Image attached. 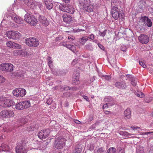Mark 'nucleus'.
I'll list each match as a JSON object with an SVG mask.
<instances>
[{
  "label": "nucleus",
  "instance_id": "9b49d317",
  "mask_svg": "<svg viewBox=\"0 0 153 153\" xmlns=\"http://www.w3.org/2000/svg\"><path fill=\"white\" fill-rule=\"evenodd\" d=\"M49 134L48 129L42 130L38 134V137L41 140L45 139L48 137Z\"/></svg>",
  "mask_w": 153,
  "mask_h": 153
},
{
  "label": "nucleus",
  "instance_id": "680f3d73",
  "mask_svg": "<svg viewBox=\"0 0 153 153\" xmlns=\"http://www.w3.org/2000/svg\"><path fill=\"white\" fill-rule=\"evenodd\" d=\"M94 35L93 34H91L88 37V38L90 39L91 40H93L94 39Z\"/></svg>",
  "mask_w": 153,
  "mask_h": 153
},
{
  "label": "nucleus",
  "instance_id": "09e8293b",
  "mask_svg": "<svg viewBox=\"0 0 153 153\" xmlns=\"http://www.w3.org/2000/svg\"><path fill=\"white\" fill-rule=\"evenodd\" d=\"M139 64L143 68H145L146 67V65L144 61L140 60L139 62Z\"/></svg>",
  "mask_w": 153,
  "mask_h": 153
},
{
  "label": "nucleus",
  "instance_id": "2eb2a0df",
  "mask_svg": "<svg viewBox=\"0 0 153 153\" xmlns=\"http://www.w3.org/2000/svg\"><path fill=\"white\" fill-rule=\"evenodd\" d=\"M8 145L4 143H3L1 144V145L0 146V152L4 151L5 152H8L10 151L11 149Z\"/></svg>",
  "mask_w": 153,
  "mask_h": 153
},
{
  "label": "nucleus",
  "instance_id": "f03ea898",
  "mask_svg": "<svg viewBox=\"0 0 153 153\" xmlns=\"http://www.w3.org/2000/svg\"><path fill=\"white\" fill-rule=\"evenodd\" d=\"M112 17L115 19H123L124 17V14L122 12H119L118 8L116 7H113L112 9Z\"/></svg>",
  "mask_w": 153,
  "mask_h": 153
},
{
  "label": "nucleus",
  "instance_id": "69168bd1",
  "mask_svg": "<svg viewBox=\"0 0 153 153\" xmlns=\"http://www.w3.org/2000/svg\"><path fill=\"white\" fill-rule=\"evenodd\" d=\"M52 100L51 99H49L47 100L46 102L48 105H49L52 103Z\"/></svg>",
  "mask_w": 153,
  "mask_h": 153
},
{
  "label": "nucleus",
  "instance_id": "412c9836",
  "mask_svg": "<svg viewBox=\"0 0 153 153\" xmlns=\"http://www.w3.org/2000/svg\"><path fill=\"white\" fill-rule=\"evenodd\" d=\"M73 76L74 78H75V79L73 80V84L74 85H77L79 82V81L78 79L79 74L77 73L76 74L74 73L73 75Z\"/></svg>",
  "mask_w": 153,
  "mask_h": 153
},
{
  "label": "nucleus",
  "instance_id": "72a5a7b5",
  "mask_svg": "<svg viewBox=\"0 0 153 153\" xmlns=\"http://www.w3.org/2000/svg\"><path fill=\"white\" fill-rule=\"evenodd\" d=\"M114 103L112 102V103H106L105 104L103 105V106L102 107L103 108V109H106L110 107V106H111L113 105L114 104Z\"/></svg>",
  "mask_w": 153,
  "mask_h": 153
},
{
  "label": "nucleus",
  "instance_id": "4468645a",
  "mask_svg": "<svg viewBox=\"0 0 153 153\" xmlns=\"http://www.w3.org/2000/svg\"><path fill=\"white\" fill-rule=\"evenodd\" d=\"M114 85L116 87L120 89H125L127 87L126 84L123 81L116 82Z\"/></svg>",
  "mask_w": 153,
  "mask_h": 153
},
{
  "label": "nucleus",
  "instance_id": "aec40b11",
  "mask_svg": "<svg viewBox=\"0 0 153 153\" xmlns=\"http://www.w3.org/2000/svg\"><path fill=\"white\" fill-rule=\"evenodd\" d=\"M124 113L126 119H129L131 117V111L130 108H127L125 110Z\"/></svg>",
  "mask_w": 153,
  "mask_h": 153
},
{
  "label": "nucleus",
  "instance_id": "6ab92c4d",
  "mask_svg": "<svg viewBox=\"0 0 153 153\" xmlns=\"http://www.w3.org/2000/svg\"><path fill=\"white\" fill-rule=\"evenodd\" d=\"M139 24L143 27V24L146 25V21L148 20V17L146 16H142L139 18Z\"/></svg>",
  "mask_w": 153,
  "mask_h": 153
},
{
  "label": "nucleus",
  "instance_id": "dca6fc26",
  "mask_svg": "<svg viewBox=\"0 0 153 153\" xmlns=\"http://www.w3.org/2000/svg\"><path fill=\"white\" fill-rule=\"evenodd\" d=\"M46 8L48 10L51 9L53 7V4L50 0H43Z\"/></svg>",
  "mask_w": 153,
  "mask_h": 153
},
{
  "label": "nucleus",
  "instance_id": "79ce46f5",
  "mask_svg": "<svg viewBox=\"0 0 153 153\" xmlns=\"http://www.w3.org/2000/svg\"><path fill=\"white\" fill-rule=\"evenodd\" d=\"M20 50H14L13 53V55L14 56H20Z\"/></svg>",
  "mask_w": 153,
  "mask_h": 153
},
{
  "label": "nucleus",
  "instance_id": "0e129e2a",
  "mask_svg": "<svg viewBox=\"0 0 153 153\" xmlns=\"http://www.w3.org/2000/svg\"><path fill=\"white\" fill-rule=\"evenodd\" d=\"M104 150L102 148H100L98 149L97 153H103Z\"/></svg>",
  "mask_w": 153,
  "mask_h": 153
},
{
  "label": "nucleus",
  "instance_id": "7c9ffc66",
  "mask_svg": "<svg viewBox=\"0 0 153 153\" xmlns=\"http://www.w3.org/2000/svg\"><path fill=\"white\" fill-rule=\"evenodd\" d=\"M15 108L17 109L21 110L24 109L22 102L16 104Z\"/></svg>",
  "mask_w": 153,
  "mask_h": 153
},
{
  "label": "nucleus",
  "instance_id": "20e7f679",
  "mask_svg": "<svg viewBox=\"0 0 153 153\" xmlns=\"http://www.w3.org/2000/svg\"><path fill=\"white\" fill-rule=\"evenodd\" d=\"M25 43L28 46L36 47L39 45V41L38 39L34 37L29 38L25 40Z\"/></svg>",
  "mask_w": 153,
  "mask_h": 153
},
{
  "label": "nucleus",
  "instance_id": "a211bd4d",
  "mask_svg": "<svg viewBox=\"0 0 153 153\" xmlns=\"http://www.w3.org/2000/svg\"><path fill=\"white\" fill-rule=\"evenodd\" d=\"M11 19L15 22L18 24L22 23L23 22V20L20 18L16 15H13L11 16Z\"/></svg>",
  "mask_w": 153,
  "mask_h": 153
},
{
  "label": "nucleus",
  "instance_id": "a878e982",
  "mask_svg": "<svg viewBox=\"0 0 153 153\" xmlns=\"http://www.w3.org/2000/svg\"><path fill=\"white\" fill-rule=\"evenodd\" d=\"M67 9V11L66 12L71 14H73L75 11V9L71 5H68Z\"/></svg>",
  "mask_w": 153,
  "mask_h": 153
},
{
  "label": "nucleus",
  "instance_id": "2f4dec72",
  "mask_svg": "<svg viewBox=\"0 0 153 153\" xmlns=\"http://www.w3.org/2000/svg\"><path fill=\"white\" fill-rule=\"evenodd\" d=\"M66 48L69 49L73 52L75 51L76 50V47L73 45H66Z\"/></svg>",
  "mask_w": 153,
  "mask_h": 153
},
{
  "label": "nucleus",
  "instance_id": "3c124183",
  "mask_svg": "<svg viewBox=\"0 0 153 153\" xmlns=\"http://www.w3.org/2000/svg\"><path fill=\"white\" fill-rule=\"evenodd\" d=\"M67 70H59V75H63L65 74Z\"/></svg>",
  "mask_w": 153,
  "mask_h": 153
},
{
  "label": "nucleus",
  "instance_id": "49530a36",
  "mask_svg": "<svg viewBox=\"0 0 153 153\" xmlns=\"http://www.w3.org/2000/svg\"><path fill=\"white\" fill-rule=\"evenodd\" d=\"M46 18L43 16H39V20L40 22L42 23V22H43L46 19Z\"/></svg>",
  "mask_w": 153,
  "mask_h": 153
},
{
  "label": "nucleus",
  "instance_id": "423d86ee",
  "mask_svg": "<svg viewBox=\"0 0 153 153\" xmlns=\"http://www.w3.org/2000/svg\"><path fill=\"white\" fill-rule=\"evenodd\" d=\"M13 65L10 63H2L0 65V70L4 71L11 72L13 71Z\"/></svg>",
  "mask_w": 153,
  "mask_h": 153
},
{
  "label": "nucleus",
  "instance_id": "4be33fe9",
  "mask_svg": "<svg viewBox=\"0 0 153 153\" xmlns=\"http://www.w3.org/2000/svg\"><path fill=\"white\" fill-rule=\"evenodd\" d=\"M88 40V37L83 36L81 38L79 39V42L81 45H84Z\"/></svg>",
  "mask_w": 153,
  "mask_h": 153
},
{
  "label": "nucleus",
  "instance_id": "bb28decb",
  "mask_svg": "<svg viewBox=\"0 0 153 153\" xmlns=\"http://www.w3.org/2000/svg\"><path fill=\"white\" fill-rule=\"evenodd\" d=\"M36 4L35 2L30 1V2L28 4V6L27 7V9L31 8L34 9L36 8Z\"/></svg>",
  "mask_w": 153,
  "mask_h": 153
},
{
  "label": "nucleus",
  "instance_id": "a18cd8bd",
  "mask_svg": "<svg viewBox=\"0 0 153 153\" xmlns=\"http://www.w3.org/2000/svg\"><path fill=\"white\" fill-rule=\"evenodd\" d=\"M35 128L34 126H29L27 128V130L28 131H33L35 130Z\"/></svg>",
  "mask_w": 153,
  "mask_h": 153
},
{
  "label": "nucleus",
  "instance_id": "cd10ccee",
  "mask_svg": "<svg viewBox=\"0 0 153 153\" xmlns=\"http://www.w3.org/2000/svg\"><path fill=\"white\" fill-rule=\"evenodd\" d=\"M22 102L24 108H27L30 105V102L29 100L22 101Z\"/></svg>",
  "mask_w": 153,
  "mask_h": 153
},
{
  "label": "nucleus",
  "instance_id": "a19ab883",
  "mask_svg": "<svg viewBox=\"0 0 153 153\" xmlns=\"http://www.w3.org/2000/svg\"><path fill=\"white\" fill-rule=\"evenodd\" d=\"M51 69L52 74L55 75H59V70L57 69H52V68Z\"/></svg>",
  "mask_w": 153,
  "mask_h": 153
},
{
  "label": "nucleus",
  "instance_id": "1a4fd4ad",
  "mask_svg": "<svg viewBox=\"0 0 153 153\" xmlns=\"http://www.w3.org/2000/svg\"><path fill=\"white\" fill-rule=\"evenodd\" d=\"M20 33L18 32L10 31L6 33V35L9 39H19L20 35Z\"/></svg>",
  "mask_w": 153,
  "mask_h": 153
},
{
  "label": "nucleus",
  "instance_id": "6e6552de",
  "mask_svg": "<svg viewBox=\"0 0 153 153\" xmlns=\"http://www.w3.org/2000/svg\"><path fill=\"white\" fill-rule=\"evenodd\" d=\"M13 94L14 96L18 97H23L26 93V90L23 88H17L13 91Z\"/></svg>",
  "mask_w": 153,
  "mask_h": 153
},
{
  "label": "nucleus",
  "instance_id": "0eeeda50",
  "mask_svg": "<svg viewBox=\"0 0 153 153\" xmlns=\"http://www.w3.org/2000/svg\"><path fill=\"white\" fill-rule=\"evenodd\" d=\"M0 116L3 117L10 118L14 117V114L12 110H4L0 113Z\"/></svg>",
  "mask_w": 153,
  "mask_h": 153
},
{
  "label": "nucleus",
  "instance_id": "bf43d9fd",
  "mask_svg": "<svg viewBox=\"0 0 153 153\" xmlns=\"http://www.w3.org/2000/svg\"><path fill=\"white\" fill-rule=\"evenodd\" d=\"M103 77H104V79L108 81L110 80L111 78V77L110 75H106L105 76H103Z\"/></svg>",
  "mask_w": 153,
  "mask_h": 153
},
{
  "label": "nucleus",
  "instance_id": "4d7b16f0",
  "mask_svg": "<svg viewBox=\"0 0 153 153\" xmlns=\"http://www.w3.org/2000/svg\"><path fill=\"white\" fill-rule=\"evenodd\" d=\"M43 22H42V23L43 25L45 27L48 26L49 25V23L47 20V19L45 21H44Z\"/></svg>",
  "mask_w": 153,
  "mask_h": 153
},
{
  "label": "nucleus",
  "instance_id": "473e14b6",
  "mask_svg": "<svg viewBox=\"0 0 153 153\" xmlns=\"http://www.w3.org/2000/svg\"><path fill=\"white\" fill-rule=\"evenodd\" d=\"M119 134H120V135H124L126 136H127V137H129L132 135H134L136 134H131L130 133H129L128 132L126 131H120V132Z\"/></svg>",
  "mask_w": 153,
  "mask_h": 153
},
{
  "label": "nucleus",
  "instance_id": "c85d7f7f",
  "mask_svg": "<svg viewBox=\"0 0 153 153\" xmlns=\"http://www.w3.org/2000/svg\"><path fill=\"white\" fill-rule=\"evenodd\" d=\"M148 20L146 21V25L143 24V26L146 27L147 26L148 27H151L152 25V22L150 19L148 18Z\"/></svg>",
  "mask_w": 153,
  "mask_h": 153
},
{
  "label": "nucleus",
  "instance_id": "8fccbe9b",
  "mask_svg": "<svg viewBox=\"0 0 153 153\" xmlns=\"http://www.w3.org/2000/svg\"><path fill=\"white\" fill-rule=\"evenodd\" d=\"M106 30H105L103 32H101L100 31H99L98 34L100 36H102V37H104L106 35Z\"/></svg>",
  "mask_w": 153,
  "mask_h": 153
},
{
  "label": "nucleus",
  "instance_id": "c9c22d12",
  "mask_svg": "<svg viewBox=\"0 0 153 153\" xmlns=\"http://www.w3.org/2000/svg\"><path fill=\"white\" fill-rule=\"evenodd\" d=\"M26 121L27 119L24 118H22L20 120H19V124H18L19 126L18 127H19L20 126H22L23 125L25 124Z\"/></svg>",
  "mask_w": 153,
  "mask_h": 153
},
{
  "label": "nucleus",
  "instance_id": "c03bdc74",
  "mask_svg": "<svg viewBox=\"0 0 153 153\" xmlns=\"http://www.w3.org/2000/svg\"><path fill=\"white\" fill-rule=\"evenodd\" d=\"M137 80L135 78L132 77L131 80V84L134 86L136 85L137 83Z\"/></svg>",
  "mask_w": 153,
  "mask_h": 153
},
{
  "label": "nucleus",
  "instance_id": "9d476101",
  "mask_svg": "<svg viewBox=\"0 0 153 153\" xmlns=\"http://www.w3.org/2000/svg\"><path fill=\"white\" fill-rule=\"evenodd\" d=\"M138 38L139 42L142 44H147L149 41V36L146 34H141Z\"/></svg>",
  "mask_w": 153,
  "mask_h": 153
},
{
  "label": "nucleus",
  "instance_id": "e433bc0d",
  "mask_svg": "<svg viewBox=\"0 0 153 153\" xmlns=\"http://www.w3.org/2000/svg\"><path fill=\"white\" fill-rule=\"evenodd\" d=\"M47 59L49 67L51 68L53 67V62L52 61L51 57L49 56H48L47 57Z\"/></svg>",
  "mask_w": 153,
  "mask_h": 153
},
{
  "label": "nucleus",
  "instance_id": "7ed1b4c3",
  "mask_svg": "<svg viewBox=\"0 0 153 153\" xmlns=\"http://www.w3.org/2000/svg\"><path fill=\"white\" fill-rule=\"evenodd\" d=\"M66 140L64 138L59 137L55 138L54 146L58 149H61L65 146Z\"/></svg>",
  "mask_w": 153,
  "mask_h": 153
},
{
  "label": "nucleus",
  "instance_id": "58836bf2",
  "mask_svg": "<svg viewBox=\"0 0 153 153\" xmlns=\"http://www.w3.org/2000/svg\"><path fill=\"white\" fill-rule=\"evenodd\" d=\"M85 48L90 51H92L93 49L92 45L91 43L86 45L85 46Z\"/></svg>",
  "mask_w": 153,
  "mask_h": 153
},
{
  "label": "nucleus",
  "instance_id": "f257e3e1",
  "mask_svg": "<svg viewBox=\"0 0 153 153\" xmlns=\"http://www.w3.org/2000/svg\"><path fill=\"white\" fill-rule=\"evenodd\" d=\"M90 0H82L79 3V7L88 12H92L94 6L90 3Z\"/></svg>",
  "mask_w": 153,
  "mask_h": 153
},
{
  "label": "nucleus",
  "instance_id": "de8ad7c7",
  "mask_svg": "<svg viewBox=\"0 0 153 153\" xmlns=\"http://www.w3.org/2000/svg\"><path fill=\"white\" fill-rule=\"evenodd\" d=\"M145 101L146 102L149 103L150 102L153 100L152 97H148L145 99Z\"/></svg>",
  "mask_w": 153,
  "mask_h": 153
},
{
  "label": "nucleus",
  "instance_id": "f3484780",
  "mask_svg": "<svg viewBox=\"0 0 153 153\" xmlns=\"http://www.w3.org/2000/svg\"><path fill=\"white\" fill-rule=\"evenodd\" d=\"M16 153H26V151L21 144L19 145L16 147Z\"/></svg>",
  "mask_w": 153,
  "mask_h": 153
},
{
  "label": "nucleus",
  "instance_id": "4c0bfd02",
  "mask_svg": "<svg viewBox=\"0 0 153 153\" xmlns=\"http://www.w3.org/2000/svg\"><path fill=\"white\" fill-rule=\"evenodd\" d=\"M15 42H13L9 41L7 42L6 45L7 47L13 48Z\"/></svg>",
  "mask_w": 153,
  "mask_h": 153
},
{
  "label": "nucleus",
  "instance_id": "c756f323",
  "mask_svg": "<svg viewBox=\"0 0 153 153\" xmlns=\"http://www.w3.org/2000/svg\"><path fill=\"white\" fill-rule=\"evenodd\" d=\"M104 101L105 102H108V103H111L112 102H114L112 98L110 96H106L104 99Z\"/></svg>",
  "mask_w": 153,
  "mask_h": 153
},
{
  "label": "nucleus",
  "instance_id": "ddd939ff",
  "mask_svg": "<svg viewBox=\"0 0 153 153\" xmlns=\"http://www.w3.org/2000/svg\"><path fill=\"white\" fill-rule=\"evenodd\" d=\"M20 56L22 57H28L32 54V51H30L28 49L22 50H20Z\"/></svg>",
  "mask_w": 153,
  "mask_h": 153
},
{
  "label": "nucleus",
  "instance_id": "39448f33",
  "mask_svg": "<svg viewBox=\"0 0 153 153\" xmlns=\"http://www.w3.org/2000/svg\"><path fill=\"white\" fill-rule=\"evenodd\" d=\"M14 103V101L12 100L6 99L3 100V98L0 96V105L1 107H10Z\"/></svg>",
  "mask_w": 153,
  "mask_h": 153
},
{
  "label": "nucleus",
  "instance_id": "ea45409f",
  "mask_svg": "<svg viewBox=\"0 0 153 153\" xmlns=\"http://www.w3.org/2000/svg\"><path fill=\"white\" fill-rule=\"evenodd\" d=\"M73 88H69L68 86L66 85L62 86L61 88V89L62 91H68V90H73Z\"/></svg>",
  "mask_w": 153,
  "mask_h": 153
},
{
  "label": "nucleus",
  "instance_id": "774afa93",
  "mask_svg": "<svg viewBox=\"0 0 153 153\" xmlns=\"http://www.w3.org/2000/svg\"><path fill=\"white\" fill-rule=\"evenodd\" d=\"M149 153H153V146H152L150 147Z\"/></svg>",
  "mask_w": 153,
  "mask_h": 153
},
{
  "label": "nucleus",
  "instance_id": "5701e85b",
  "mask_svg": "<svg viewBox=\"0 0 153 153\" xmlns=\"http://www.w3.org/2000/svg\"><path fill=\"white\" fill-rule=\"evenodd\" d=\"M30 21V22L29 21V22H28V23L32 26L35 25L38 22L37 19L34 16H32V18Z\"/></svg>",
  "mask_w": 153,
  "mask_h": 153
},
{
  "label": "nucleus",
  "instance_id": "b1692460",
  "mask_svg": "<svg viewBox=\"0 0 153 153\" xmlns=\"http://www.w3.org/2000/svg\"><path fill=\"white\" fill-rule=\"evenodd\" d=\"M68 5H66L64 4H61L59 6V8L60 10L63 12H67V8Z\"/></svg>",
  "mask_w": 153,
  "mask_h": 153
},
{
  "label": "nucleus",
  "instance_id": "e2e57ef3",
  "mask_svg": "<svg viewBox=\"0 0 153 153\" xmlns=\"http://www.w3.org/2000/svg\"><path fill=\"white\" fill-rule=\"evenodd\" d=\"M24 3L26 5V7L28 6V4L30 2V1H29V0H24Z\"/></svg>",
  "mask_w": 153,
  "mask_h": 153
},
{
  "label": "nucleus",
  "instance_id": "13d9d810",
  "mask_svg": "<svg viewBox=\"0 0 153 153\" xmlns=\"http://www.w3.org/2000/svg\"><path fill=\"white\" fill-rule=\"evenodd\" d=\"M118 153H125L124 149L123 148H119L118 149Z\"/></svg>",
  "mask_w": 153,
  "mask_h": 153
},
{
  "label": "nucleus",
  "instance_id": "f8f14e48",
  "mask_svg": "<svg viewBox=\"0 0 153 153\" xmlns=\"http://www.w3.org/2000/svg\"><path fill=\"white\" fill-rule=\"evenodd\" d=\"M63 21L65 23L70 24L72 21V18L71 16L69 15L64 14L62 16Z\"/></svg>",
  "mask_w": 153,
  "mask_h": 153
},
{
  "label": "nucleus",
  "instance_id": "052dcab7",
  "mask_svg": "<svg viewBox=\"0 0 153 153\" xmlns=\"http://www.w3.org/2000/svg\"><path fill=\"white\" fill-rule=\"evenodd\" d=\"M5 80V78L2 76L0 75V83L4 82Z\"/></svg>",
  "mask_w": 153,
  "mask_h": 153
},
{
  "label": "nucleus",
  "instance_id": "f704fd0d",
  "mask_svg": "<svg viewBox=\"0 0 153 153\" xmlns=\"http://www.w3.org/2000/svg\"><path fill=\"white\" fill-rule=\"evenodd\" d=\"M116 149L114 147H111L107 151L106 153H116Z\"/></svg>",
  "mask_w": 153,
  "mask_h": 153
},
{
  "label": "nucleus",
  "instance_id": "393cba45",
  "mask_svg": "<svg viewBox=\"0 0 153 153\" xmlns=\"http://www.w3.org/2000/svg\"><path fill=\"white\" fill-rule=\"evenodd\" d=\"M32 16H34L29 13H27L25 16L24 19L26 22L28 23V22H29L30 20L32 18Z\"/></svg>",
  "mask_w": 153,
  "mask_h": 153
},
{
  "label": "nucleus",
  "instance_id": "6e6d98bb",
  "mask_svg": "<svg viewBox=\"0 0 153 153\" xmlns=\"http://www.w3.org/2000/svg\"><path fill=\"white\" fill-rule=\"evenodd\" d=\"M43 22H42V23L43 25L45 27L48 26L49 25V23L47 20V19L45 21H44Z\"/></svg>",
  "mask_w": 153,
  "mask_h": 153
},
{
  "label": "nucleus",
  "instance_id": "338daca9",
  "mask_svg": "<svg viewBox=\"0 0 153 153\" xmlns=\"http://www.w3.org/2000/svg\"><path fill=\"white\" fill-rule=\"evenodd\" d=\"M78 61L77 59H75L73 61L71 64L73 65H74L75 64H76V63H78Z\"/></svg>",
  "mask_w": 153,
  "mask_h": 153
},
{
  "label": "nucleus",
  "instance_id": "603ef678",
  "mask_svg": "<svg viewBox=\"0 0 153 153\" xmlns=\"http://www.w3.org/2000/svg\"><path fill=\"white\" fill-rule=\"evenodd\" d=\"M137 96L140 97L142 98L144 97V94L141 92H138L137 93Z\"/></svg>",
  "mask_w": 153,
  "mask_h": 153
},
{
  "label": "nucleus",
  "instance_id": "864d4df0",
  "mask_svg": "<svg viewBox=\"0 0 153 153\" xmlns=\"http://www.w3.org/2000/svg\"><path fill=\"white\" fill-rule=\"evenodd\" d=\"M21 48H22V46L21 45H20L18 44H17L15 43L13 48H16L17 49H20Z\"/></svg>",
  "mask_w": 153,
  "mask_h": 153
},
{
  "label": "nucleus",
  "instance_id": "5fc2aeb1",
  "mask_svg": "<svg viewBox=\"0 0 153 153\" xmlns=\"http://www.w3.org/2000/svg\"><path fill=\"white\" fill-rule=\"evenodd\" d=\"M82 149L80 148H76L74 151V153H80Z\"/></svg>",
  "mask_w": 153,
  "mask_h": 153
},
{
  "label": "nucleus",
  "instance_id": "37998d69",
  "mask_svg": "<svg viewBox=\"0 0 153 153\" xmlns=\"http://www.w3.org/2000/svg\"><path fill=\"white\" fill-rule=\"evenodd\" d=\"M136 153H144L143 147H140L137 148L136 150Z\"/></svg>",
  "mask_w": 153,
  "mask_h": 153
}]
</instances>
